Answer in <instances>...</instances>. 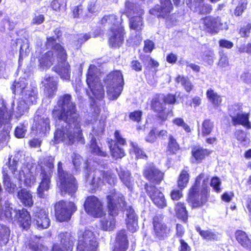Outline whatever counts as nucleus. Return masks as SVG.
Returning a JSON list of instances; mask_svg holds the SVG:
<instances>
[{
    "instance_id": "nucleus-1",
    "label": "nucleus",
    "mask_w": 251,
    "mask_h": 251,
    "mask_svg": "<svg viewBox=\"0 0 251 251\" xmlns=\"http://www.w3.org/2000/svg\"><path fill=\"white\" fill-rule=\"evenodd\" d=\"M55 36L47 38L46 46L51 50L43 54L39 59V67L43 70L49 69L55 61L56 56L57 63L52 68L53 70L58 74L61 78L69 80L70 75V66L67 62V53L64 49L56 42V39L60 36V31H54Z\"/></svg>"
},
{
    "instance_id": "nucleus-2",
    "label": "nucleus",
    "mask_w": 251,
    "mask_h": 251,
    "mask_svg": "<svg viewBox=\"0 0 251 251\" xmlns=\"http://www.w3.org/2000/svg\"><path fill=\"white\" fill-rule=\"evenodd\" d=\"M74 124L72 120L66 121L62 119H58L56 129L54 133V144L62 142L71 145L77 142L84 144L85 142L80 129V122H78V127Z\"/></svg>"
},
{
    "instance_id": "nucleus-3",
    "label": "nucleus",
    "mask_w": 251,
    "mask_h": 251,
    "mask_svg": "<svg viewBox=\"0 0 251 251\" xmlns=\"http://www.w3.org/2000/svg\"><path fill=\"white\" fill-rule=\"evenodd\" d=\"M57 106L60 109L55 107L52 111V115L54 118L66 121L72 120H73L75 125L78 126V122H80V119L76 112L75 104L73 102L70 95L65 94L60 96L57 101Z\"/></svg>"
},
{
    "instance_id": "nucleus-4",
    "label": "nucleus",
    "mask_w": 251,
    "mask_h": 251,
    "mask_svg": "<svg viewBox=\"0 0 251 251\" xmlns=\"http://www.w3.org/2000/svg\"><path fill=\"white\" fill-rule=\"evenodd\" d=\"M209 182L207 176L201 173L196 179L194 185L190 190L188 201L193 207H200L207 201V187Z\"/></svg>"
},
{
    "instance_id": "nucleus-5",
    "label": "nucleus",
    "mask_w": 251,
    "mask_h": 251,
    "mask_svg": "<svg viewBox=\"0 0 251 251\" xmlns=\"http://www.w3.org/2000/svg\"><path fill=\"white\" fill-rule=\"evenodd\" d=\"M54 158L51 156L45 158L40 164L41 182L37 189V194L40 198H44L45 192L50 187V178L53 172Z\"/></svg>"
},
{
    "instance_id": "nucleus-6",
    "label": "nucleus",
    "mask_w": 251,
    "mask_h": 251,
    "mask_svg": "<svg viewBox=\"0 0 251 251\" xmlns=\"http://www.w3.org/2000/svg\"><path fill=\"white\" fill-rule=\"evenodd\" d=\"M27 84L25 78H20L13 84V93L21 94L22 96V100L29 105L35 104L37 99V89L32 86H27Z\"/></svg>"
},
{
    "instance_id": "nucleus-7",
    "label": "nucleus",
    "mask_w": 251,
    "mask_h": 251,
    "mask_svg": "<svg viewBox=\"0 0 251 251\" xmlns=\"http://www.w3.org/2000/svg\"><path fill=\"white\" fill-rule=\"evenodd\" d=\"M100 73L98 68L94 65L89 67L87 76L86 82L92 95L97 99H100L103 97L104 90L100 82Z\"/></svg>"
},
{
    "instance_id": "nucleus-8",
    "label": "nucleus",
    "mask_w": 251,
    "mask_h": 251,
    "mask_svg": "<svg viewBox=\"0 0 251 251\" xmlns=\"http://www.w3.org/2000/svg\"><path fill=\"white\" fill-rule=\"evenodd\" d=\"M126 14L129 18V27L130 29L137 32H140L143 27L144 24L142 15L144 10L139 5L131 3L126 4Z\"/></svg>"
},
{
    "instance_id": "nucleus-9",
    "label": "nucleus",
    "mask_w": 251,
    "mask_h": 251,
    "mask_svg": "<svg viewBox=\"0 0 251 251\" xmlns=\"http://www.w3.org/2000/svg\"><path fill=\"white\" fill-rule=\"evenodd\" d=\"M58 182L61 193L70 195L75 193L77 189L75 179L72 175L63 170L61 162L58 164Z\"/></svg>"
},
{
    "instance_id": "nucleus-10",
    "label": "nucleus",
    "mask_w": 251,
    "mask_h": 251,
    "mask_svg": "<svg viewBox=\"0 0 251 251\" xmlns=\"http://www.w3.org/2000/svg\"><path fill=\"white\" fill-rule=\"evenodd\" d=\"M0 103L1 104V107H0V127L2 124L8 123L13 116L17 119L21 117L28 110L30 105L24 100H21L17 103L15 107H13V114H10L7 111L2 100H0Z\"/></svg>"
},
{
    "instance_id": "nucleus-11",
    "label": "nucleus",
    "mask_w": 251,
    "mask_h": 251,
    "mask_svg": "<svg viewBox=\"0 0 251 251\" xmlns=\"http://www.w3.org/2000/svg\"><path fill=\"white\" fill-rule=\"evenodd\" d=\"M77 251H97L98 242L93 233L89 230L78 232Z\"/></svg>"
},
{
    "instance_id": "nucleus-12",
    "label": "nucleus",
    "mask_w": 251,
    "mask_h": 251,
    "mask_svg": "<svg viewBox=\"0 0 251 251\" xmlns=\"http://www.w3.org/2000/svg\"><path fill=\"white\" fill-rule=\"evenodd\" d=\"M55 215L57 221L65 222L69 220L73 213L76 210V207L72 202L61 201L54 206Z\"/></svg>"
},
{
    "instance_id": "nucleus-13",
    "label": "nucleus",
    "mask_w": 251,
    "mask_h": 251,
    "mask_svg": "<svg viewBox=\"0 0 251 251\" xmlns=\"http://www.w3.org/2000/svg\"><path fill=\"white\" fill-rule=\"evenodd\" d=\"M107 200L109 214L111 215L117 216L119 209H124L126 205L123 195L115 190L109 193L107 196Z\"/></svg>"
},
{
    "instance_id": "nucleus-14",
    "label": "nucleus",
    "mask_w": 251,
    "mask_h": 251,
    "mask_svg": "<svg viewBox=\"0 0 251 251\" xmlns=\"http://www.w3.org/2000/svg\"><path fill=\"white\" fill-rule=\"evenodd\" d=\"M39 168L33 167H29L27 165H23L20 170L18 179L22 180L24 179V184L26 186H31L34 185L36 181V177L39 173Z\"/></svg>"
},
{
    "instance_id": "nucleus-15",
    "label": "nucleus",
    "mask_w": 251,
    "mask_h": 251,
    "mask_svg": "<svg viewBox=\"0 0 251 251\" xmlns=\"http://www.w3.org/2000/svg\"><path fill=\"white\" fill-rule=\"evenodd\" d=\"M85 211L94 217H100L104 214L101 202L95 196H89L84 203Z\"/></svg>"
},
{
    "instance_id": "nucleus-16",
    "label": "nucleus",
    "mask_w": 251,
    "mask_h": 251,
    "mask_svg": "<svg viewBox=\"0 0 251 251\" xmlns=\"http://www.w3.org/2000/svg\"><path fill=\"white\" fill-rule=\"evenodd\" d=\"M229 115L232 118L233 125H241L247 128H251V125L249 121V114L243 113L240 106H232L229 109Z\"/></svg>"
},
{
    "instance_id": "nucleus-17",
    "label": "nucleus",
    "mask_w": 251,
    "mask_h": 251,
    "mask_svg": "<svg viewBox=\"0 0 251 251\" xmlns=\"http://www.w3.org/2000/svg\"><path fill=\"white\" fill-rule=\"evenodd\" d=\"M201 21L204 29L210 34H217L220 30L227 28L226 25H224L219 17L207 16L202 19Z\"/></svg>"
},
{
    "instance_id": "nucleus-18",
    "label": "nucleus",
    "mask_w": 251,
    "mask_h": 251,
    "mask_svg": "<svg viewBox=\"0 0 251 251\" xmlns=\"http://www.w3.org/2000/svg\"><path fill=\"white\" fill-rule=\"evenodd\" d=\"M87 181H90L91 184L94 187H98L100 184L103 183L104 181L111 185L114 184L116 180L115 178L109 174L96 170L94 171L92 176L91 175L87 176Z\"/></svg>"
},
{
    "instance_id": "nucleus-19",
    "label": "nucleus",
    "mask_w": 251,
    "mask_h": 251,
    "mask_svg": "<svg viewBox=\"0 0 251 251\" xmlns=\"http://www.w3.org/2000/svg\"><path fill=\"white\" fill-rule=\"evenodd\" d=\"M145 189L148 195L155 205L160 208L166 207L167 201L164 194L155 186L146 184Z\"/></svg>"
},
{
    "instance_id": "nucleus-20",
    "label": "nucleus",
    "mask_w": 251,
    "mask_h": 251,
    "mask_svg": "<svg viewBox=\"0 0 251 251\" xmlns=\"http://www.w3.org/2000/svg\"><path fill=\"white\" fill-rule=\"evenodd\" d=\"M11 171V173L14 174L16 170L17 169V161L13 159L11 161V158H9L8 164L6 165L5 167L3 168V182L5 190L9 193H13L16 189V185L12 183L9 177L7 175V169Z\"/></svg>"
},
{
    "instance_id": "nucleus-21",
    "label": "nucleus",
    "mask_w": 251,
    "mask_h": 251,
    "mask_svg": "<svg viewBox=\"0 0 251 251\" xmlns=\"http://www.w3.org/2000/svg\"><path fill=\"white\" fill-rule=\"evenodd\" d=\"M33 212V219L39 229H45L49 227L50 220L48 217V212L45 209L34 207Z\"/></svg>"
},
{
    "instance_id": "nucleus-22",
    "label": "nucleus",
    "mask_w": 251,
    "mask_h": 251,
    "mask_svg": "<svg viewBox=\"0 0 251 251\" xmlns=\"http://www.w3.org/2000/svg\"><path fill=\"white\" fill-rule=\"evenodd\" d=\"M143 174L148 180L156 184L162 180L164 175L153 164H148L145 167Z\"/></svg>"
},
{
    "instance_id": "nucleus-23",
    "label": "nucleus",
    "mask_w": 251,
    "mask_h": 251,
    "mask_svg": "<svg viewBox=\"0 0 251 251\" xmlns=\"http://www.w3.org/2000/svg\"><path fill=\"white\" fill-rule=\"evenodd\" d=\"M124 34L123 25L117 27H111L108 33L110 46L113 47L120 46L123 43Z\"/></svg>"
},
{
    "instance_id": "nucleus-24",
    "label": "nucleus",
    "mask_w": 251,
    "mask_h": 251,
    "mask_svg": "<svg viewBox=\"0 0 251 251\" xmlns=\"http://www.w3.org/2000/svg\"><path fill=\"white\" fill-rule=\"evenodd\" d=\"M126 210V223L127 229L131 232H136L139 227L138 225V217L135 212L134 210L131 206H127L124 208Z\"/></svg>"
},
{
    "instance_id": "nucleus-25",
    "label": "nucleus",
    "mask_w": 251,
    "mask_h": 251,
    "mask_svg": "<svg viewBox=\"0 0 251 251\" xmlns=\"http://www.w3.org/2000/svg\"><path fill=\"white\" fill-rule=\"evenodd\" d=\"M173 6L171 0H160V5H156L150 10L152 15L157 17H165L172 11Z\"/></svg>"
},
{
    "instance_id": "nucleus-26",
    "label": "nucleus",
    "mask_w": 251,
    "mask_h": 251,
    "mask_svg": "<svg viewBox=\"0 0 251 251\" xmlns=\"http://www.w3.org/2000/svg\"><path fill=\"white\" fill-rule=\"evenodd\" d=\"M153 221L155 235L159 239L166 237L170 229L163 223L161 217L156 216L154 217Z\"/></svg>"
},
{
    "instance_id": "nucleus-27",
    "label": "nucleus",
    "mask_w": 251,
    "mask_h": 251,
    "mask_svg": "<svg viewBox=\"0 0 251 251\" xmlns=\"http://www.w3.org/2000/svg\"><path fill=\"white\" fill-rule=\"evenodd\" d=\"M34 121V124L32 128L37 132L45 134L50 130V120L48 117L36 115Z\"/></svg>"
},
{
    "instance_id": "nucleus-28",
    "label": "nucleus",
    "mask_w": 251,
    "mask_h": 251,
    "mask_svg": "<svg viewBox=\"0 0 251 251\" xmlns=\"http://www.w3.org/2000/svg\"><path fill=\"white\" fill-rule=\"evenodd\" d=\"M18 210L13 209L10 207V204L6 202L0 207V219L9 221L15 220L18 215Z\"/></svg>"
},
{
    "instance_id": "nucleus-29",
    "label": "nucleus",
    "mask_w": 251,
    "mask_h": 251,
    "mask_svg": "<svg viewBox=\"0 0 251 251\" xmlns=\"http://www.w3.org/2000/svg\"><path fill=\"white\" fill-rule=\"evenodd\" d=\"M42 82L44 84L45 92L48 97L54 95L57 90V82L55 78L46 75Z\"/></svg>"
},
{
    "instance_id": "nucleus-30",
    "label": "nucleus",
    "mask_w": 251,
    "mask_h": 251,
    "mask_svg": "<svg viewBox=\"0 0 251 251\" xmlns=\"http://www.w3.org/2000/svg\"><path fill=\"white\" fill-rule=\"evenodd\" d=\"M106 85L119 86L123 87L124 81L122 73L119 71H115L110 73L104 80Z\"/></svg>"
},
{
    "instance_id": "nucleus-31",
    "label": "nucleus",
    "mask_w": 251,
    "mask_h": 251,
    "mask_svg": "<svg viewBox=\"0 0 251 251\" xmlns=\"http://www.w3.org/2000/svg\"><path fill=\"white\" fill-rule=\"evenodd\" d=\"M128 245L126 231L121 230L117 236L116 241L113 251H126L128 248Z\"/></svg>"
},
{
    "instance_id": "nucleus-32",
    "label": "nucleus",
    "mask_w": 251,
    "mask_h": 251,
    "mask_svg": "<svg viewBox=\"0 0 251 251\" xmlns=\"http://www.w3.org/2000/svg\"><path fill=\"white\" fill-rule=\"evenodd\" d=\"M18 213L15 221H17L24 228H28L31 224V217L29 212L23 208L22 210H18Z\"/></svg>"
},
{
    "instance_id": "nucleus-33",
    "label": "nucleus",
    "mask_w": 251,
    "mask_h": 251,
    "mask_svg": "<svg viewBox=\"0 0 251 251\" xmlns=\"http://www.w3.org/2000/svg\"><path fill=\"white\" fill-rule=\"evenodd\" d=\"M70 234L67 232L62 233L59 235L61 238V244L64 248V250L61 249L60 246L55 245L53 246L52 251H71L72 246L70 243L69 239Z\"/></svg>"
},
{
    "instance_id": "nucleus-34",
    "label": "nucleus",
    "mask_w": 251,
    "mask_h": 251,
    "mask_svg": "<svg viewBox=\"0 0 251 251\" xmlns=\"http://www.w3.org/2000/svg\"><path fill=\"white\" fill-rule=\"evenodd\" d=\"M237 242L244 248L251 251V237L242 230H237L235 233Z\"/></svg>"
},
{
    "instance_id": "nucleus-35",
    "label": "nucleus",
    "mask_w": 251,
    "mask_h": 251,
    "mask_svg": "<svg viewBox=\"0 0 251 251\" xmlns=\"http://www.w3.org/2000/svg\"><path fill=\"white\" fill-rule=\"evenodd\" d=\"M100 24L104 26H107L109 30L111 27H117L122 25L121 19H118L113 14L104 16L100 20Z\"/></svg>"
},
{
    "instance_id": "nucleus-36",
    "label": "nucleus",
    "mask_w": 251,
    "mask_h": 251,
    "mask_svg": "<svg viewBox=\"0 0 251 251\" xmlns=\"http://www.w3.org/2000/svg\"><path fill=\"white\" fill-rule=\"evenodd\" d=\"M151 108L154 111L159 114V116L160 118L163 120L166 119V116H162V113L165 110L166 107L165 104L160 95L152 100L151 101Z\"/></svg>"
},
{
    "instance_id": "nucleus-37",
    "label": "nucleus",
    "mask_w": 251,
    "mask_h": 251,
    "mask_svg": "<svg viewBox=\"0 0 251 251\" xmlns=\"http://www.w3.org/2000/svg\"><path fill=\"white\" fill-rule=\"evenodd\" d=\"M18 198L25 206H31L33 204L32 196L30 192L26 189H22L18 193Z\"/></svg>"
},
{
    "instance_id": "nucleus-38",
    "label": "nucleus",
    "mask_w": 251,
    "mask_h": 251,
    "mask_svg": "<svg viewBox=\"0 0 251 251\" xmlns=\"http://www.w3.org/2000/svg\"><path fill=\"white\" fill-rule=\"evenodd\" d=\"M120 178L123 183L128 188L131 190L133 185V180L130 177V174L128 171L120 169L118 172Z\"/></svg>"
},
{
    "instance_id": "nucleus-39",
    "label": "nucleus",
    "mask_w": 251,
    "mask_h": 251,
    "mask_svg": "<svg viewBox=\"0 0 251 251\" xmlns=\"http://www.w3.org/2000/svg\"><path fill=\"white\" fill-rule=\"evenodd\" d=\"M107 94L110 100H116L120 95L123 87L122 85L119 86L106 85Z\"/></svg>"
},
{
    "instance_id": "nucleus-40",
    "label": "nucleus",
    "mask_w": 251,
    "mask_h": 251,
    "mask_svg": "<svg viewBox=\"0 0 251 251\" xmlns=\"http://www.w3.org/2000/svg\"><path fill=\"white\" fill-rule=\"evenodd\" d=\"M192 153L196 160L199 162L203 159L209 152L208 150L203 149L201 147H195L193 149Z\"/></svg>"
},
{
    "instance_id": "nucleus-41",
    "label": "nucleus",
    "mask_w": 251,
    "mask_h": 251,
    "mask_svg": "<svg viewBox=\"0 0 251 251\" xmlns=\"http://www.w3.org/2000/svg\"><path fill=\"white\" fill-rule=\"evenodd\" d=\"M92 137H89L91 139L90 142V149L91 153L99 156H106L107 154L106 152L102 151L98 146L96 142V139L93 137V134H91Z\"/></svg>"
},
{
    "instance_id": "nucleus-42",
    "label": "nucleus",
    "mask_w": 251,
    "mask_h": 251,
    "mask_svg": "<svg viewBox=\"0 0 251 251\" xmlns=\"http://www.w3.org/2000/svg\"><path fill=\"white\" fill-rule=\"evenodd\" d=\"M115 216L110 215L107 218H103L101 221V227L104 230H113L115 226Z\"/></svg>"
},
{
    "instance_id": "nucleus-43",
    "label": "nucleus",
    "mask_w": 251,
    "mask_h": 251,
    "mask_svg": "<svg viewBox=\"0 0 251 251\" xmlns=\"http://www.w3.org/2000/svg\"><path fill=\"white\" fill-rule=\"evenodd\" d=\"M175 211L177 217L183 221L186 222L187 220L188 215L186 207L184 203L178 202L176 204Z\"/></svg>"
},
{
    "instance_id": "nucleus-44",
    "label": "nucleus",
    "mask_w": 251,
    "mask_h": 251,
    "mask_svg": "<svg viewBox=\"0 0 251 251\" xmlns=\"http://www.w3.org/2000/svg\"><path fill=\"white\" fill-rule=\"evenodd\" d=\"M10 229L6 226L0 224V246L5 245L8 241Z\"/></svg>"
},
{
    "instance_id": "nucleus-45",
    "label": "nucleus",
    "mask_w": 251,
    "mask_h": 251,
    "mask_svg": "<svg viewBox=\"0 0 251 251\" xmlns=\"http://www.w3.org/2000/svg\"><path fill=\"white\" fill-rule=\"evenodd\" d=\"M206 97L208 100L214 105H219L222 99L221 97L217 94L213 90L211 89L207 90Z\"/></svg>"
},
{
    "instance_id": "nucleus-46",
    "label": "nucleus",
    "mask_w": 251,
    "mask_h": 251,
    "mask_svg": "<svg viewBox=\"0 0 251 251\" xmlns=\"http://www.w3.org/2000/svg\"><path fill=\"white\" fill-rule=\"evenodd\" d=\"M176 82L180 83L187 92H190L193 88V85L189 79L183 75H179L176 77Z\"/></svg>"
},
{
    "instance_id": "nucleus-47",
    "label": "nucleus",
    "mask_w": 251,
    "mask_h": 251,
    "mask_svg": "<svg viewBox=\"0 0 251 251\" xmlns=\"http://www.w3.org/2000/svg\"><path fill=\"white\" fill-rule=\"evenodd\" d=\"M196 230L199 233L201 236L204 239L207 240H215L217 238V235L210 230H201L200 227L197 226Z\"/></svg>"
},
{
    "instance_id": "nucleus-48",
    "label": "nucleus",
    "mask_w": 251,
    "mask_h": 251,
    "mask_svg": "<svg viewBox=\"0 0 251 251\" xmlns=\"http://www.w3.org/2000/svg\"><path fill=\"white\" fill-rule=\"evenodd\" d=\"M179 150V145L172 135H170L167 151L169 154L176 153Z\"/></svg>"
},
{
    "instance_id": "nucleus-49",
    "label": "nucleus",
    "mask_w": 251,
    "mask_h": 251,
    "mask_svg": "<svg viewBox=\"0 0 251 251\" xmlns=\"http://www.w3.org/2000/svg\"><path fill=\"white\" fill-rule=\"evenodd\" d=\"M105 120H101L99 122V124L96 126L93 127L92 132L90 133L89 137H91V134H93V137L95 136H100L101 135L104 130Z\"/></svg>"
},
{
    "instance_id": "nucleus-50",
    "label": "nucleus",
    "mask_w": 251,
    "mask_h": 251,
    "mask_svg": "<svg viewBox=\"0 0 251 251\" xmlns=\"http://www.w3.org/2000/svg\"><path fill=\"white\" fill-rule=\"evenodd\" d=\"M214 124L210 120H205L202 124L201 133L203 136L210 134L213 130Z\"/></svg>"
},
{
    "instance_id": "nucleus-51",
    "label": "nucleus",
    "mask_w": 251,
    "mask_h": 251,
    "mask_svg": "<svg viewBox=\"0 0 251 251\" xmlns=\"http://www.w3.org/2000/svg\"><path fill=\"white\" fill-rule=\"evenodd\" d=\"M189 174L186 171H182L177 181L178 186L181 189L186 186L189 181Z\"/></svg>"
},
{
    "instance_id": "nucleus-52",
    "label": "nucleus",
    "mask_w": 251,
    "mask_h": 251,
    "mask_svg": "<svg viewBox=\"0 0 251 251\" xmlns=\"http://www.w3.org/2000/svg\"><path fill=\"white\" fill-rule=\"evenodd\" d=\"M111 151V155L113 157L117 159L124 157L125 155V151L123 149L119 148L116 145H114L113 147L111 145L109 146Z\"/></svg>"
},
{
    "instance_id": "nucleus-53",
    "label": "nucleus",
    "mask_w": 251,
    "mask_h": 251,
    "mask_svg": "<svg viewBox=\"0 0 251 251\" xmlns=\"http://www.w3.org/2000/svg\"><path fill=\"white\" fill-rule=\"evenodd\" d=\"M236 139L243 145L249 143V139L247 138L246 134L241 130H238L235 132Z\"/></svg>"
},
{
    "instance_id": "nucleus-54",
    "label": "nucleus",
    "mask_w": 251,
    "mask_h": 251,
    "mask_svg": "<svg viewBox=\"0 0 251 251\" xmlns=\"http://www.w3.org/2000/svg\"><path fill=\"white\" fill-rule=\"evenodd\" d=\"M131 146L132 147L131 151H133L136 157L137 158H146L147 156L144 151L138 147V145L136 143L131 142Z\"/></svg>"
},
{
    "instance_id": "nucleus-55",
    "label": "nucleus",
    "mask_w": 251,
    "mask_h": 251,
    "mask_svg": "<svg viewBox=\"0 0 251 251\" xmlns=\"http://www.w3.org/2000/svg\"><path fill=\"white\" fill-rule=\"evenodd\" d=\"M239 2L238 6L236 7L234 14L236 16H239L243 12L244 10L247 7V0H237Z\"/></svg>"
},
{
    "instance_id": "nucleus-56",
    "label": "nucleus",
    "mask_w": 251,
    "mask_h": 251,
    "mask_svg": "<svg viewBox=\"0 0 251 251\" xmlns=\"http://www.w3.org/2000/svg\"><path fill=\"white\" fill-rule=\"evenodd\" d=\"M27 127L24 124H20L17 126L15 130V135L16 137L19 138L25 137Z\"/></svg>"
},
{
    "instance_id": "nucleus-57",
    "label": "nucleus",
    "mask_w": 251,
    "mask_h": 251,
    "mask_svg": "<svg viewBox=\"0 0 251 251\" xmlns=\"http://www.w3.org/2000/svg\"><path fill=\"white\" fill-rule=\"evenodd\" d=\"M66 5V0H53L51 3V8L55 10H60Z\"/></svg>"
},
{
    "instance_id": "nucleus-58",
    "label": "nucleus",
    "mask_w": 251,
    "mask_h": 251,
    "mask_svg": "<svg viewBox=\"0 0 251 251\" xmlns=\"http://www.w3.org/2000/svg\"><path fill=\"white\" fill-rule=\"evenodd\" d=\"M221 181L219 177H214L211 179L210 185L213 187V189L218 193L221 191Z\"/></svg>"
},
{
    "instance_id": "nucleus-59",
    "label": "nucleus",
    "mask_w": 251,
    "mask_h": 251,
    "mask_svg": "<svg viewBox=\"0 0 251 251\" xmlns=\"http://www.w3.org/2000/svg\"><path fill=\"white\" fill-rule=\"evenodd\" d=\"M220 58L218 65L221 68H226L229 65L228 59L226 55L222 52L220 53Z\"/></svg>"
},
{
    "instance_id": "nucleus-60",
    "label": "nucleus",
    "mask_w": 251,
    "mask_h": 251,
    "mask_svg": "<svg viewBox=\"0 0 251 251\" xmlns=\"http://www.w3.org/2000/svg\"><path fill=\"white\" fill-rule=\"evenodd\" d=\"M165 104H174L176 101V96L172 94H167L166 96L160 95Z\"/></svg>"
},
{
    "instance_id": "nucleus-61",
    "label": "nucleus",
    "mask_w": 251,
    "mask_h": 251,
    "mask_svg": "<svg viewBox=\"0 0 251 251\" xmlns=\"http://www.w3.org/2000/svg\"><path fill=\"white\" fill-rule=\"evenodd\" d=\"M142 60L145 64H148L149 65H151L152 67H157L159 65L158 63L156 61L152 59L149 55L143 56L142 58Z\"/></svg>"
},
{
    "instance_id": "nucleus-62",
    "label": "nucleus",
    "mask_w": 251,
    "mask_h": 251,
    "mask_svg": "<svg viewBox=\"0 0 251 251\" xmlns=\"http://www.w3.org/2000/svg\"><path fill=\"white\" fill-rule=\"evenodd\" d=\"M173 123L174 124L181 126L183 127L186 131H189L190 128L185 123L183 120L180 118H176L173 120Z\"/></svg>"
},
{
    "instance_id": "nucleus-63",
    "label": "nucleus",
    "mask_w": 251,
    "mask_h": 251,
    "mask_svg": "<svg viewBox=\"0 0 251 251\" xmlns=\"http://www.w3.org/2000/svg\"><path fill=\"white\" fill-rule=\"evenodd\" d=\"M251 29V24L248 23L246 25H244L241 28L239 31V34L241 37L248 36L250 33Z\"/></svg>"
},
{
    "instance_id": "nucleus-64",
    "label": "nucleus",
    "mask_w": 251,
    "mask_h": 251,
    "mask_svg": "<svg viewBox=\"0 0 251 251\" xmlns=\"http://www.w3.org/2000/svg\"><path fill=\"white\" fill-rule=\"evenodd\" d=\"M154 48V43L150 40H147L144 42V50L146 52H151Z\"/></svg>"
}]
</instances>
